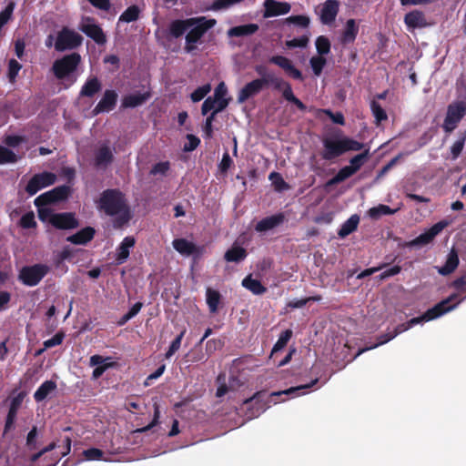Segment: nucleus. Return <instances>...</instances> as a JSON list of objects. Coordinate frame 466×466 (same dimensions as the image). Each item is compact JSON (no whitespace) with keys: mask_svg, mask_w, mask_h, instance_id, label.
<instances>
[{"mask_svg":"<svg viewBox=\"0 0 466 466\" xmlns=\"http://www.w3.org/2000/svg\"><path fill=\"white\" fill-rule=\"evenodd\" d=\"M268 178L276 190L284 191L289 189V185L284 181L280 174L277 172H272L270 173Z\"/></svg>","mask_w":466,"mask_h":466,"instance_id":"37998d69","label":"nucleus"},{"mask_svg":"<svg viewBox=\"0 0 466 466\" xmlns=\"http://www.w3.org/2000/svg\"><path fill=\"white\" fill-rule=\"evenodd\" d=\"M396 211L397 209H391L389 206L380 204L370 208L368 215L372 219H378L382 216L394 214Z\"/></svg>","mask_w":466,"mask_h":466,"instance_id":"c9c22d12","label":"nucleus"},{"mask_svg":"<svg viewBox=\"0 0 466 466\" xmlns=\"http://www.w3.org/2000/svg\"><path fill=\"white\" fill-rule=\"evenodd\" d=\"M218 112H212L210 116H208L206 119L205 125H204V132L208 137H210L212 136V123L215 118L216 114Z\"/></svg>","mask_w":466,"mask_h":466,"instance_id":"774afa93","label":"nucleus"},{"mask_svg":"<svg viewBox=\"0 0 466 466\" xmlns=\"http://www.w3.org/2000/svg\"><path fill=\"white\" fill-rule=\"evenodd\" d=\"M206 297L209 310L212 313L216 312L218 310V307L220 300L219 293L212 289H208Z\"/></svg>","mask_w":466,"mask_h":466,"instance_id":"58836bf2","label":"nucleus"},{"mask_svg":"<svg viewBox=\"0 0 466 466\" xmlns=\"http://www.w3.org/2000/svg\"><path fill=\"white\" fill-rule=\"evenodd\" d=\"M322 143L324 148L321 157L326 160L336 158L348 151H359L363 147L361 143L340 133L324 137Z\"/></svg>","mask_w":466,"mask_h":466,"instance_id":"39448f33","label":"nucleus"},{"mask_svg":"<svg viewBox=\"0 0 466 466\" xmlns=\"http://www.w3.org/2000/svg\"><path fill=\"white\" fill-rule=\"evenodd\" d=\"M450 286H451V288H454L455 289H457V290H458V292H455V293H454V294H458V297H457L454 300L451 301V302L449 303V306H450V305L457 304L460 300H461V301L458 304V306H459V305H460V304H461V303L465 299V298H466V297L460 298V294H459V292H464V291H466V272H465L463 275H461L460 278H458V279H456L455 280H453V281L450 284Z\"/></svg>","mask_w":466,"mask_h":466,"instance_id":"2f4dec72","label":"nucleus"},{"mask_svg":"<svg viewBox=\"0 0 466 466\" xmlns=\"http://www.w3.org/2000/svg\"><path fill=\"white\" fill-rule=\"evenodd\" d=\"M228 96V88L224 82H220L215 88L212 97L217 101L216 112L224 110L229 102Z\"/></svg>","mask_w":466,"mask_h":466,"instance_id":"4be33fe9","label":"nucleus"},{"mask_svg":"<svg viewBox=\"0 0 466 466\" xmlns=\"http://www.w3.org/2000/svg\"><path fill=\"white\" fill-rule=\"evenodd\" d=\"M20 225L24 228H31L35 227L36 222L35 220V215L33 212H27L22 216L20 219Z\"/></svg>","mask_w":466,"mask_h":466,"instance_id":"4d7b16f0","label":"nucleus"},{"mask_svg":"<svg viewBox=\"0 0 466 466\" xmlns=\"http://www.w3.org/2000/svg\"><path fill=\"white\" fill-rule=\"evenodd\" d=\"M211 90V86L206 84L202 86L198 87L190 96L193 102L201 101Z\"/></svg>","mask_w":466,"mask_h":466,"instance_id":"8fccbe9b","label":"nucleus"},{"mask_svg":"<svg viewBox=\"0 0 466 466\" xmlns=\"http://www.w3.org/2000/svg\"><path fill=\"white\" fill-rule=\"evenodd\" d=\"M457 297H458V294H451L447 299H445L441 300V302H439L438 304H436L433 308L429 309L421 316L413 318L406 323L398 325L395 328L394 331H392V334H390L387 336L386 339H383L380 342L374 344L373 346L360 350L358 351L357 355L355 356V358L366 350L375 349L380 345H383V344L387 343L388 341L393 339L399 334L410 329L414 325L420 324L424 321L433 320L435 319L441 317L442 315H444L448 312H451V310L455 309L458 307V304L461 301V300H460L457 304L449 306V303L451 301L454 300Z\"/></svg>","mask_w":466,"mask_h":466,"instance_id":"7ed1b4c3","label":"nucleus"},{"mask_svg":"<svg viewBox=\"0 0 466 466\" xmlns=\"http://www.w3.org/2000/svg\"><path fill=\"white\" fill-rule=\"evenodd\" d=\"M64 335L62 333H56L54 337L46 339L44 342L45 349H49L57 345H60L63 341Z\"/></svg>","mask_w":466,"mask_h":466,"instance_id":"e2e57ef3","label":"nucleus"},{"mask_svg":"<svg viewBox=\"0 0 466 466\" xmlns=\"http://www.w3.org/2000/svg\"><path fill=\"white\" fill-rule=\"evenodd\" d=\"M242 286L252 292L254 295L264 294L267 290L261 282L257 279H253L251 275L246 277L242 280Z\"/></svg>","mask_w":466,"mask_h":466,"instance_id":"c85d7f7f","label":"nucleus"},{"mask_svg":"<svg viewBox=\"0 0 466 466\" xmlns=\"http://www.w3.org/2000/svg\"><path fill=\"white\" fill-rule=\"evenodd\" d=\"M111 358H104L100 355H93L90 358V365L94 367L103 366L105 363H113Z\"/></svg>","mask_w":466,"mask_h":466,"instance_id":"338daca9","label":"nucleus"},{"mask_svg":"<svg viewBox=\"0 0 466 466\" xmlns=\"http://www.w3.org/2000/svg\"><path fill=\"white\" fill-rule=\"evenodd\" d=\"M339 10V3L337 0H326L316 9L320 22L323 25H330L336 20Z\"/></svg>","mask_w":466,"mask_h":466,"instance_id":"9b49d317","label":"nucleus"},{"mask_svg":"<svg viewBox=\"0 0 466 466\" xmlns=\"http://www.w3.org/2000/svg\"><path fill=\"white\" fill-rule=\"evenodd\" d=\"M82 36L76 31L63 28L57 35L55 48L57 51L73 49L82 43Z\"/></svg>","mask_w":466,"mask_h":466,"instance_id":"1a4fd4ad","label":"nucleus"},{"mask_svg":"<svg viewBox=\"0 0 466 466\" xmlns=\"http://www.w3.org/2000/svg\"><path fill=\"white\" fill-rule=\"evenodd\" d=\"M86 461H100L103 460L104 452L96 448H91L83 451Z\"/></svg>","mask_w":466,"mask_h":466,"instance_id":"864d4df0","label":"nucleus"},{"mask_svg":"<svg viewBox=\"0 0 466 466\" xmlns=\"http://www.w3.org/2000/svg\"><path fill=\"white\" fill-rule=\"evenodd\" d=\"M22 66L15 59H11L8 63V73L7 76L11 83H15L16 76L21 70Z\"/></svg>","mask_w":466,"mask_h":466,"instance_id":"09e8293b","label":"nucleus"},{"mask_svg":"<svg viewBox=\"0 0 466 466\" xmlns=\"http://www.w3.org/2000/svg\"><path fill=\"white\" fill-rule=\"evenodd\" d=\"M316 48L319 56L327 55L330 50V43L329 40L320 35L316 40Z\"/></svg>","mask_w":466,"mask_h":466,"instance_id":"de8ad7c7","label":"nucleus"},{"mask_svg":"<svg viewBox=\"0 0 466 466\" xmlns=\"http://www.w3.org/2000/svg\"><path fill=\"white\" fill-rule=\"evenodd\" d=\"M280 92L286 100L295 104L300 110L305 109V105L294 96L289 84H288Z\"/></svg>","mask_w":466,"mask_h":466,"instance_id":"a19ab883","label":"nucleus"},{"mask_svg":"<svg viewBox=\"0 0 466 466\" xmlns=\"http://www.w3.org/2000/svg\"><path fill=\"white\" fill-rule=\"evenodd\" d=\"M459 262L458 253L452 248L447 256L444 266L437 268L438 272L442 276H448L458 268Z\"/></svg>","mask_w":466,"mask_h":466,"instance_id":"393cba45","label":"nucleus"},{"mask_svg":"<svg viewBox=\"0 0 466 466\" xmlns=\"http://www.w3.org/2000/svg\"><path fill=\"white\" fill-rule=\"evenodd\" d=\"M24 397V393L21 392L12 399L5 421V431H7L12 428L16 418V413L23 402Z\"/></svg>","mask_w":466,"mask_h":466,"instance_id":"5701e85b","label":"nucleus"},{"mask_svg":"<svg viewBox=\"0 0 466 466\" xmlns=\"http://www.w3.org/2000/svg\"><path fill=\"white\" fill-rule=\"evenodd\" d=\"M370 108L377 123L387 119L386 112L377 102L372 101L370 104Z\"/></svg>","mask_w":466,"mask_h":466,"instance_id":"603ef678","label":"nucleus"},{"mask_svg":"<svg viewBox=\"0 0 466 466\" xmlns=\"http://www.w3.org/2000/svg\"><path fill=\"white\" fill-rule=\"evenodd\" d=\"M98 208L106 215L116 217L120 226L130 219V211L124 195L116 189L106 190L98 201Z\"/></svg>","mask_w":466,"mask_h":466,"instance_id":"20e7f679","label":"nucleus"},{"mask_svg":"<svg viewBox=\"0 0 466 466\" xmlns=\"http://www.w3.org/2000/svg\"><path fill=\"white\" fill-rule=\"evenodd\" d=\"M353 174H355L354 170H352L351 167H350L349 166H346V167H342L337 173V175L328 182V185L331 186V185L340 183V182L344 181L345 179H347L348 177H351Z\"/></svg>","mask_w":466,"mask_h":466,"instance_id":"ea45409f","label":"nucleus"},{"mask_svg":"<svg viewBox=\"0 0 466 466\" xmlns=\"http://www.w3.org/2000/svg\"><path fill=\"white\" fill-rule=\"evenodd\" d=\"M360 222V218L358 215H352L348 220H346L340 229L339 230V236L340 238H345L354 230H356Z\"/></svg>","mask_w":466,"mask_h":466,"instance_id":"473e14b6","label":"nucleus"},{"mask_svg":"<svg viewBox=\"0 0 466 466\" xmlns=\"http://www.w3.org/2000/svg\"><path fill=\"white\" fill-rule=\"evenodd\" d=\"M270 62L284 69L293 78H302L301 72L294 67L292 62L289 58L281 56H276L270 58Z\"/></svg>","mask_w":466,"mask_h":466,"instance_id":"412c9836","label":"nucleus"},{"mask_svg":"<svg viewBox=\"0 0 466 466\" xmlns=\"http://www.w3.org/2000/svg\"><path fill=\"white\" fill-rule=\"evenodd\" d=\"M49 268L44 264L24 267L19 272V279L26 286H35L46 275Z\"/></svg>","mask_w":466,"mask_h":466,"instance_id":"6e6552de","label":"nucleus"},{"mask_svg":"<svg viewBox=\"0 0 466 466\" xmlns=\"http://www.w3.org/2000/svg\"><path fill=\"white\" fill-rule=\"evenodd\" d=\"M150 97V92L144 88L141 91L127 95L122 99L123 107H137L144 104Z\"/></svg>","mask_w":466,"mask_h":466,"instance_id":"f3484780","label":"nucleus"},{"mask_svg":"<svg viewBox=\"0 0 466 466\" xmlns=\"http://www.w3.org/2000/svg\"><path fill=\"white\" fill-rule=\"evenodd\" d=\"M215 25V19H207L205 17L176 20L171 23L169 32L170 35L176 38L186 33V44L184 50L187 53L192 54L197 50L201 37Z\"/></svg>","mask_w":466,"mask_h":466,"instance_id":"f03ea898","label":"nucleus"},{"mask_svg":"<svg viewBox=\"0 0 466 466\" xmlns=\"http://www.w3.org/2000/svg\"><path fill=\"white\" fill-rule=\"evenodd\" d=\"M100 89V83L97 78L93 77L88 79L81 89V95L92 96Z\"/></svg>","mask_w":466,"mask_h":466,"instance_id":"4c0bfd02","label":"nucleus"},{"mask_svg":"<svg viewBox=\"0 0 466 466\" xmlns=\"http://www.w3.org/2000/svg\"><path fill=\"white\" fill-rule=\"evenodd\" d=\"M318 381V380H314L311 381V383L309 384H306V385H301V386H298V387H291L288 390H281V391H276V392H272L271 393V397H278V396H280V395H287V396H289L291 398L295 397V396H299L301 392V390H305V389H308V388H310L311 386H313L314 384H316Z\"/></svg>","mask_w":466,"mask_h":466,"instance_id":"72a5a7b5","label":"nucleus"},{"mask_svg":"<svg viewBox=\"0 0 466 466\" xmlns=\"http://www.w3.org/2000/svg\"><path fill=\"white\" fill-rule=\"evenodd\" d=\"M263 79L267 80V84H271L273 87L279 91H281L289 84L282 78L276 76L273 74H267Z\"/></svg>","mask_w":466,"mask_h":466,"instance_id":"a18cd8bd","label":"nucleus"},{"mask_svg":"<svg viewBox=\"0 0 466 466\" xmlns=\"http://www.w3.org/2000/svg\"><path fill=\"white\" fill-rule=\"evenodd\" d=\"M359 32V25L354 19H349L346 22L345 28L342 33L341 41L345 44L352 43Z\"/></svg>","mask_w":466,"mask_h":466,"instance_id":"cd10ccee","label":"nucleus"},{"mask_svg":"<svg viewBox=\"0 0 466 466\" xmlns=\"http://www.w3.org/2000/svg\"><path fill=\"white\" fill-rule=\"evenodd\" d=\"M247 256L246 250L241 247H232L225 253V259L231 262H238L244 259Z\"/></svg>","mask_w":466,"mask_h":466,"instance_id":"f704fd0d","label":"nucleus"},{"mask_svg":"<svg viewBox=\"0 0 466 466\" xmlns=\"http://www.w3.org/2000/svg\"><path fill=\"white\" fill-rule=\"evenodd\" d=\"M291 336L292 331L290 329H286L285 331H283L272 349V354L285 348V346L290 339Z\"/></svg>","mask_w":466,"mask_h":466,"instance_id":"c03bdc74","label":"nucleus"},{"mask_svg":"<svg viewBox=\"0 0 466 466\" xmlns=\"http://www.w3.org/2000/svg\"><path fill=\"white\" fill-rule=\"evenodd\" d=\"M187 142L184 145L185 151L194 150L200 143V140L193 135H187Z\"/></svg>","mask_w":466,"mask_h":466,"instance_id":"0e129e2a","label":"nucleus"},{"mask_svg":"<svg viewBox=\"0 0 466 466\" xmlns=\"http://www.w3.org/2000/svg\"><path fill=\"white\" fill-rule=\"evenodd\" d=\"M404 23L409 30L424 28L429 25L424 14L418 10L408 13L404 17Z\"/></svg>","mask_w":466,"mask_h":466,"instance_id":"a211bd4d","label":"nucleus"},{"mask_svg":"<svg viewBox=\"0 0 466 466\" xmlns=\"http://www.w3.org/2000/svg\"><path fill=\"white\" fill-rule=\"evenodd\" d=\"M81 61L77 53H72L54 62L52 70L58 79H65L71 76Z\"/></svg>","mask_w":466,"mask_h":466,"instance_id":"423d86ee","label":"nucleus"},{"mask_svg":"<svg viewBox=\"0 0 466 466\" xmlns=\"http://www.w3.org/2000/svg\"><path fill=\"white\" fill-rule=\"evenodd\" d=\"M70 193L67 186L56 187L51 191L46 192L35 199V204L39 207L38 217L41 221L49 223L56 228L71 229L77 227V221L71 213H55L46 205L62 200Z\"/></svg>","mask_w":466,"mask_h":466,"instance_id":"f257e3e1","label":"nucleus"},{"mask_svg":"<svg viewBox=\"0 0 466 466\" xmlns=\"http://www.w3.org/2000/svg\"><path fill=\"white\" fill-rule=\"evenodd\" d=\"M56 178V175L50 172L36 174L29 180L25 190L30 196H34L42 188L53 185Z\"/></svg>","mask_w":466,"mask_h":466,"instance_id":"f8f14e48","label":"nucleus"},{"mask_svg":"<svg viewBox=\"0 0 466 466\" xmlns=\"http://www.w3.org/2000/svg\"><path fill=\"white\" fill-rule=\"evenodd\" d=\"M265 18L286 15L290 11V5L287 2H278L276 0H265L264 2Z\"/></svg>","mask_w":466,"mask_h":466,"instance_id":"2eb2a0df","label":"nucleus"},{"mask_svg":"<svg viewBox=\"0 0 466 466\" xmlns=\"http://www.w3.org/2000/svg\"><path fill=\"white\" fill-rule=\"evenodd\" d=\"M169 169V163L168 162H160L156 164L152 170L151 174L153 175H165L167 170Z\"/></svg>","mask_w":466,"mask_h":466,"instance_id":"69168bd1","label":"nucleus"},{"mask_svg":"<svg viewBox=\"0 0 466 466\" xmlns=\"http://www.w3.org/2000/svg\"><path fill=\"white\" fill-rule=\"evenodd\" d=\"M117 94L114 90H106L103 97L94 109L95 114L111 111L116 105Z\"/></svg>","mask_w":466,"mask_h":466,"instance_id":"6ab92c4d","label":"nucleus"},{"mask_svg":"<svg viewBox=\"0 0 466 466\" xmlns=\"http://www.w3.org/2000/svg\"><path fill=\"white\" fill-rule=\"evenodd\" d=\"M141 10L137 5L127 7L119 16V22L130 23L137 20Z\"/></svg>","mask_w":466,"mask_h":466,"instance_id":"e433bc0d","label":"nucleus"},{"mask_svg":"<svg viewBox=\"0 0 466 466\" xmlns=\"http://www.w3.org/2000/svg\"><path fill=\"white\" fill-rule=\"evenodd\" d=\"M56 389V383L53 380H46L34 393V398L36 401H42Z\"/></svg>","mask_w":466,"mask_h":466,"instance_id":"bb28decb","label":"nucleus"},{"mask_svg":"<svg viewBox=\"0 0 466 466\" xmlns=\"http://www.w3.org/2000/svg\"><path fill=\"white\" fill-rule=\"evenodd\" d=\"M81 30L96 43L103 45L106 43V35L101 27L90 17L83 19Z\"/></svg>","mask_w":466,"mask_h":466,"instance_id":"ddd939ff","label":"nucleus"},{"mask_svg":"<svg viewBox=\"0 0 466 466\" xmlns=\"http://www.w3.org/2000/svg\"><path fill=\"white\" fill-rule=\"evenodd\" d=\"M366 157H367L366 153L359 154V155L355 156L354 157H352L350 159V165L349 167H351V169L354 170V172L356 173L360 168V167L363 165Z\"/></svg>","mask_w":466,"mask_h":466,"instance_id":"bf43d9fd","label":"nucleus"},{"mask_svg":"<svg viewBox=\"0 0 466 466\" xmlns=\"http://www.w3.org/2000/svg\"><path fill=\"white\" fill-rule=\"evenodd\" d=\"M216 107L217 101L212 96H208L202 104L201 112L203 115H207L210 111H216Z\"/></svg>","mask_w":466,"mask_h":466,"instance_id":"052dcab7","label":"nucleus"},{"mask_svg":"<svg viewBox=\"0 0 466 466\" xmlns=\"http://www.w3.org/2000/svg\"><path fill=\"white\" fill-rule=\"evenodd\" d=\"M319 297H309L301 299H294L288 303V306L293 309H299L304 307L310 300H319Z\"/></svg>","mask_w":466,"mask_h":466,"instance_id":"680f3d73","label":"nucleus"},{"mask_svg":"<svg viewBox=\"0 0 466 466\" xmlns=\"http://www.w3.org/2000/svg\"><path fill=\"white\" fill-rule=\"evenodd\" d=\"M465 139L466 136H462L459 139H457L451 147V154L452 159L458 158V157L461 155L464 147Z\"/></svg>","mask_w":466,"mask_h":466,"instance_id":"3c124183","label":"nucleus"},{"mask_svg":"<svg viewBox=\"0 0 466 466\" xmlns=\"http://www.w3.org/2000/svg\"><path fill=\"white\" fill-rule=\"evenodd\" d=\"M94 230L91 228H86L77 233L67 238V241L77 245H84L92 239Z\"/></svg>","mask_w":466,"mask_h":466,"instance_id":"c756f323","label":"nucleus"},{"mask_svg":"<svg viewBox=\"0 0 466 466\" xmlns=\"http://www.w3.org/2000/svg\"><path fill=\"white\" fill-rule=\"evenodd\" d=\"M258 29V25L256 24H248V25H238L235 27L230 28L228 31V36H244V35H249L254 33H256Z\"/></svg>","mask_w":466,"mask_h":466,"instance_id":"7c9ffc66","label":"nucleus"},{"mask_svg":"<svg viewBox=\"0 0 466 466\" xmlns=\"http://www.w3.org/2000/svg\"><path fill=\"white\" fill-rule=\"evenodd\" d=\"M286 21L301 27H308L309 25V18L306 15H292L288 17Z\"/></svg>","mask_w":466,"mask_h":466,"instance_id":"6e6d98bb","label":"nucleus"},{"mask_svg":"<svg viewBox=\"0 0 466 466\" xmlns=\"http://www.w3.org/2000/svg\"><path fill=\"white\" fill-rule=\"evenodd\" d=\"M265 85H267V80L263 78L255 79L246 84L238 92V102L242 104L248 98L258 95Z\"/></svg>","mask_w":466,"mask_h":466,"instance_id":"4468645a","label":"nucleus"},{"mask_svg":"<svg viewBox=\"0 0 466 466\" xmlns=\"http://www.w3.org/2000/svg\"><path fill=\"white\" fill-rule=\"evenodd\" d=\"M186 330L183 329L180 334L172 341L168 350L166 353V358L169 359L176 351L180 348L182 339L185 335Z\"/></svg>","mask_w":466,"mask_h":466,"instance_id":"5fc2aeb1","label":"nucleus"},{"mask_svg":"<svg viewBox=\"0 0 466 466\" xmlns=\"http://www.w3.org/2000/svg\"><path fill=\"white\" fill-rule=\"evenodd\" d=\"M113 150L107 144H101L95 151L94 163L97 167H106L113 160Z\"/></svg>","mask_w":466,"mask_h":466,"instance_id":"dca6fc26","label":"nucleus"},{"mask_svg":"<svg viewBox=\"0 0 466 466\" xmlns=\"http://www.w3.org/2000/svg\"><path fill=\"white\" fill-rule=\"evenodd\" d=\"M18 157L15 153L3 146H0V165L15 163Z\"/></svg>","mask_w":466,"mask_h":466,"instance_id":"79ce46f5","label":"nucleus"},{"mask_svg":"<svg viewBox=\"0 0 466 466\" xmlns=\"http://www.w3.org/2000/svg\"><path fill=\"white\" fill-rule=\"evenodd\" d=\"M173 248L181 255L188 257L198 252L195 244L185 238H177L172 242Z\"/></svg>","mask_w":466,"mask_h":466,"instance_id":"a878e982","label":"nucleus"},{"mask_svg":"<svg viewBox=\"0 0 466 466\" xmlns=\"http://www.w3.org/2000/svg\"><path fill=\"white\" fill-rule=\"evenodd\" d=\"M451 224L449 220H441L434 224L431 228L426 230L424 233L418 236L416 238L406 243L407 247H420L425 246L432 242L434 238L439 235L446 227Z\"/></svg>","mask_w":466,"mask_h":466,"instance_id":"9d476101","label":"nucleus"},{"mask_svg":"<svg viewBox=\"0 0 466 466\" xmlns=\"http://www.w3.org/2000/svg\"><path fill=\"white\" fill-rule=\"evenodd\" d=\"M283 220L284 216L282 214H277L270 217H267L260 220L259 222H258L255 229L258 232H266L280 225L283 222Z\"/></svg>","mask_w":466,"mask_h":466,"instance_id":"b1692460","label":"nucleus"},{"mask_svg":"<svg viewBox=\"0 0 466 466\" xmlns=\"http://www.w3.org/2000/svg\"><path fill=\"white\" fill-rule=\"evenodd\" d=\"M136 239L134 237H126L116 249V260L117 264L124 263L129 257L131 248H134Z\"/></svg>","mask_w":466,"mask_h":466,"instance_id":"aec40b11","label":"nucleus"},{"mask_svg":"<svg viewBox=\"0 0 466 466\" xmlns=\"http://www.w3.org/2000/svg\"><path fill=\"white\" fill-rule=\"evenodd\" d=\"M308 43H309V37L307 35H303L301 37L294 38V39L287 41L286 46L289 48L305 47V46H307Z\"/></svg>","mask_w":466,"mask_h":466,"instance_id":"13d9d810","label":"nucleus"},{"mask_svg":"<svg viewBox=\"0 0 466 466\" xmlns=\"http://www.w3.org/2000/svg\"><path fill=\"white\" fill-rule=\"evenodd\" d=\"M310 66L316 76H319L326 65V59L322 56H312L309 60Z\"/></svg>","mask_w":466,"mask_h":466,"instance_id":"49530a36","label":"nucleus"},{"mask_svg":"<svg viewBox=\"0 0 466 466\" xmlns=\"http://www.w3.org/2000/svg\"><path fill=\"white\" fill-rule=\"evenodd\" d=\"M466 115V102L456 101L449 105L447 108V114L442 125L443 129L446 132L453 131L460 121Z\"/></svg>","mask_w":466,"mask_h":466,"instance_id":"0eeeda50","label":"nucleus"}]
</instances>
